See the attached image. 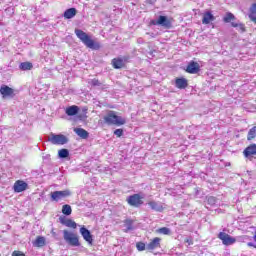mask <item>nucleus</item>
<instances>
[{
  "mask_svg": "<svg viewBox=\"0 0 256 256\" xmlns=\"http://www.w3.org/2000/svg\"><path fill=\"white\" fill-rule=\"evenodd\" d=\"M127 203L131 207H141L143 205V197L139 194L131 195L127 198Z\"/></svg>",
  "mask_w": 256,
  "mask_h": 256,
  "instance_id": "1a4fd4ad",
  "label": "nucleus"
},
{
  "mask_svg": "<svg viewBox=\"0 0 256 256\" xmlns=\"http://www.w3.org/2000/svg\"><path fill=\"white\" fill-rule=\"evenodd\" d=\"M248 17L252 23L256 24V2L251 5Z\"/></svg>",
  "mask_w": 256,
  "mask_h": 256,
  "instance_id": "a211bd4d",
  "label": "nucleus"
},
{
  "mask_svg": "<svg viewBox=\"0 0 256 256\" xmlns=\"http://www.w3.org/2000/svg\"><path fill=\"white\" fill-rule=\"evenodd\" d=\"M218 239L222 241L223 245H226V247H229V245H234V243H237V239L235 237H232L231 235L220 232L218 234Z\"/></svg>",
  "mask_w": 256,
  "mask_h": 256,
  "instance_id": "423d86ee",
  "label": "nucleus"
},
{
  "mask_svg": "<svg viewBox=\"0 0 256 256\" xmlns=\"http://www.w3.org/2000/svg\"><path fill=\"white\" fill-rule=\"evenodd\" d=\"M74 133L81 137V139H87L89 137V132L83 128H74Z\"/></svg>",
  "mask_w": 256,
  "mask_h": 256,
  "instance_id": "4be33fe9",
  "label": "nucleus"
},
{
  "mask_svg": "<svg viewBox=\"0 0 256 256\" xmlns=\"http://www.w3.org/2000/svg\"><path fill=\"white\" fill-rule=\"evenodd\" d=\"M33 247H45V237L37 236L36 240L32 242Z\"/></svg>",
  "mask_w": 256,
  "mask_h": 256,
  "instance_id": "b1692460",
  "label": "nucleus"
},
{
  "mask_svg": "<svg viewBox=\"0 0 256 256\" xmlns=\"http://www.w3.org/2000/svg\"><path fill=\"white\" fill-rule=\"evenodd\" d=\"M211 21H215V16H213L211 12L204 13L203 19H202L203 25H209Z\"/></svg>",
  "mask_w": 256,
  "mask_h": 256,
  "instance_id": "6ab92c4d",
  "label": "nucleus"
},
{
  "mask_svg": "<svg viewBox=\"0 0 256 256\" xmlns=\"http://www.w3.org/2000/svg\"><path fill=\"white\" fill-rule=\"evenodd\" d=\"M114 135H116V137H122L123 136V129H116L114 131Z\"/></svg>",
  "mask_w": 256,
  "mask_h": 256,
  "instance_id": "c9c22d12",
  "label": "nucleus"
},
{
  "mask_svg": "<svg viewBox=\"0 0 256 256\" xmlns=\"http://www.w3.org/2000/svg\"><path fill=\"white\" fill-rule=\"evenodd\" d=\"M232 27H235L240 31V33H245V24L243 23H236V22H231Z\"/></svg>",
  "mask_w": 256,
  "mask_h": 256,
  "instance_id": "c85d7f7f",
  "label": "nucleus"
},
{
  "mask_svg": "<svg viewBox=\"0 0 256 256\" xmlns=\"http://www.w3.org/2000/svg\"><path fill=\"white\" fill-rule=\"evenodd\" d=\"M125 61H127V58H114L112 65L114 69H122V67H125Z\"/></svg>",
  "mask_w": 256,
  "mask_h": 256,
  "instance_id": "2eb2a0df",
  "label": "nucleus"
},
{
  "mask_svg": "<svg viewBox=\"0 0 256 256\" xmlns=\"http://www.w3.org/2000/svg\"><path fill=\"white\" fill-rule=\"evenodd\" d=\"M148 205L153 211H157L158 213L163 211V205L160 202L150 201L148 202Z\"/></svg>",
  "mask_w": 256,
  "mask_h": 256,
  "instance_id": "f3484780",
  "label": "nucleus"
},
{
  "mask_svg": "<svg viewBox=\"0 0 256 256\" xmlns=\"http://www.w3.org/2000/svg\"><path fill=\"white\" fill-rule=\"evenodd\" d=\"M58 157L60 159H67V157H69V150L68 149H60L58 151Z\"/></svg>",
  "mask_w": 256,
  "mask_h": 256,
  "instance_id": "c756f323",
  "label": "nucleus"
},
{
  "mask_svg": "<svg viewBox=\"0 0 256 256\" xmlns=\"http://www.w3.org/2000/svg\"><path fill=\"white\" fill-rule=\"evenodd\" d=\"M21 71H31L33 69V63L31 62H22L19 65Z\"/></svg>",
  "mask_w": 256,
  "mask_h": 256,
  "instance_id": "393cba45",
  "label": "nucleus"
},
{
  "mask_svg": "<svg viewBox=\"0 0 256 256\" xmlns=\"http://www.w3.org/2000/svg\"><path fill=\"white\" fill-rule=\"evenodd\" d=\"M80 234L82 235L84 241H87L88 245H93V235L89 229H87L85 226L81 227Z\"/></svg>",
  "mask_w": 256,
  "mask_h": 256,
  "instance_id": "9d476101",
  "label": "nucleus"
},
{
  "mask_svg": "<svg viewBox=\"0 0 256 256\" xmlns=\"http://www.w3.org/2000/svg\"><path fill=\"white\" fill-rule=\"evenodd\" d=\"M66 197H71V191L62 190V191H54L51 193V201H61V199H66Z\"/></svg>",
  "mask_w": 256,
  "mask_h": 256,
  "instance_id": "0eeeda50",
  "label": "nucleus"
},
{
  "mask_svg": "<svg viewBox=\"0 0 256 256\" xmlns=\"http://www.w3.org/2000/svg\"><path fill=\"white\" fill-rule=\"evenodd\" d=\"M28 187L27 182L23 180H18L14 183V191L15 193H23V191H26Z\"/></svg>",
  "mask_w": 256,
  "mask_h": 256,
  "instance_id": "ddd939ff",
  "label": "nucleus"
},
{
  "mask_svg": "<svg viewBox=\"0 0 256 256\" xmlns=\"http://www.w3.org/2000/svg\"><path fill=\"white\" fill-rule=\"evenodd\" d=\"M158 233H161L162 235H171V229L167 227H162L158 229Z\"/></svg>",
  "mask_w": 256,
  "mask_h": 256,
  "instance_id": "72a5a7b5",
  "label": "nucleus"
},
{
  "mask_svg": "<svg viewBox=\"0 0 256 256\" xmlns=\"http://www.w3.org/2000/svg\"><path fill=\"white\" fill-rule=\"evenodd\" d=\"M124 226L126 227V232L127 231H133V220L131 219H126L124 221Z\"/></svg>",
  "mask_w": 256,
  "mask_h": 256,
  "instance_id": "7c9ffc66",
  "label": "nucleus"
},
{
  "mask_svg": "<svg viewBox=\"0 0 256 256\" xmlns=\"http://www.w3.org/2000/svg\"><path fill=\"white\" fill-rule=\"evenodd\" d=\"M136 248L139 250V251H145V249H147V245H145V243L143 242H138L136 244Z\"/></svg>",
  "mask_w": 256,
  "mask_h": 256,
  "instance_id": "f704fd0d",
  "label": "nucleus"
},
{
  "mask_svg": "<svg viewBox=\"0 0 256 256\" xmlns=\"http://www.w3.org/2000/svg\"><path fill=\"white\" fill-rule=\"evenodd\" d=\"M199 71H201V66L195 61H191L186 68V72L191 75H195L199 73Z\"/></svg>",
  "mask_w": 256,
  "mask_h": 256,
  "instance_id": "9b49d317",
  "label": "nucleus"
},
{
  "mask_svg": "<svg viewBox=\"0 0 256 256\" xmlns=\"http://www.w3.org/2000/svg\"><path fill=\"white\" fill-rule=\"evenodd\" d=\"M59 221L62 225H65L66 227H71L72 229H77V223L71 219H67L65 216H61L59 218Z\"/></svg>",
  "mask_w": 256,
  "mask_h": 256,
  "instance_id": "4468645a",
  "label": "nucleus"
},
{
  "mask_svg": "<svg viewBox=\"0 0 256 256\" xmlns=\"http://www.w3.org/2000/svg\"><path fill=\"white\" fill-rule=\"evenodd\" d=\"M256 137V126L252 127L247 135V141H253Z\"/></svg>",
  "mask_w": 256,
  "mask_h": 256,
  "instance_id": "a878e982",
  "label": "nucleus"
},
{
  "mask_svg": "<svg viewBox=\"0 0 256 256\" xmlns=\"http://www.w3.org/2000/svg\"><path fill=\"white\" fill-rule=\"evenodd\" d=\"M175 85L177 89H187V86L189 85V83L185 78H177L175 81Z\"/></svg>",
  "mask_w": 256,
  "mask_h": 256,
  "instance_id": "dca6fc26",
  "label": "nucleus"
},
{
  "mask_svg": "<svg viewBox=\"0 0 256 256\" xmlns=\"http://www.w3.org/2000/svg\"><path fill=\"white\" fill-rule=\"evenodd\" d=\"M185 243H188V245H193V242L189 239L185 240Z\"/></svg>",
  "mask_w": 256,
  "mask_h": 256,
  "instance_id": "58836bf2",
  "label": "nucleus"
},
{
  "mask_svg": "<svg viewBox=\"0 0 256 256\" xmlns=\"http://www.w3.org/2000/svg\"><path fill=\"white\" fill-rule=\"evenodd\" d=\"M62 213L63 215L69 216L71 213H73V210L71 209V205L65 204L62 207Z\"/></svg>",
  "mask_w": 256,
  "mask_h": 256,
  "instance_id": "bb28decb",
  "label": "nucleus"
},
{
  "mask_svg": "<svg viewBox=\"0 0 256 256\" xmlns=\"http://www.w3.org/2000/svg\"><path fill=\"white\" fill-rule=\"evenodd\" d=\"M63 239L71 247H80L81 246V243L79 242V237L77 236V234H75L69 230H63Z\"/></svg>",
  "mask_w": 256,
  "mask_h": 256,
  "instance_id": "7ed1b4c3",
  "label": "nucleus"
},
{
  "mask_svg": "<svg viewBox=\"0 0 256 256\" xmlns=\"http://www.w3.org/2000/svg\"><path fill=\"white\" fill-rule=\"evenodd\" d=\"M247 245L248 247H254V249H256V245L253 242H248Z\"/></svg>",
  "mask_w": 256,
  "mask_h": 256,
  "instance_id": "4c0bfd02",
  "label": "nucleus"
},
{
  "mask_svg": "<svg viewBox=\"0 0 256 256\" xmlns=\"http://www.w3.org/2000/svg\"><path fill=\"white\" fill-rule=\"evenodd\" d=\"M89 85H91L92 87H102L103 89V83H101L98 79L94 78L92 80H90Z\"/></svg>",
  "mask_w": 256,
  "mask_h": 256,
  "instance_id": "2f4dec72",
  "label": "nucleus"
},
{
  "mask_svg": "<svg viewBox=\"0 0 256 256\" xmlns=\"http://www.w3.org/2000/svg\"><path fill=\"white\" fill-rule=\"evenodd\" d=\"M0 94L2 99H13L15 97V90L5 84L0 87Z\"/></svg>",
  "mask_w": 256,
  "mask_h": 256,
  "instance_id": "6e6552de",
  "label": "nucleus"
},
{
  "mask_svg": "<svg viewBox=\"0 0 256 256\" xmlns=\"http://www.w3.org/2000/svg\"><path fill=\"white\" fill-rule=\"evenodd\" d=\"M103 120L106 125H117L118 127L125 125V119L118 116L115 111H108V113L103 117Z\"/></svg>",
  "mask_w": 256,
  "mask_h": 256,
  "instance_id": "f03ea898",
  "label": "nucleus"
},
{
  "mask_svg": "<svg viewBox=\"0 0 256 256\" xmlns=\"http://www.w3.org/2000/svg\"><path fill=\"white\" fill-rule=\"evenodd\" d=\"M77 113H79V106L73 105L66 108V115H68V117H73L77 115Z\"/></svg>",
  "mask_w": 256,
  "mask_h": 256,
  "instance_id": "412c9836",
  "label": "nucleus"
},
{
  "mask_svg": "<svg viewBox=\"0 0 256 256\" xmlns=\"http://www.w3.org/2000/svg\"><path fill=\"white\" fill-rule=\"evenodd\" d=\"M224 23H231L232 21H235V15L233 13L228 12L224 18H223Z\"/></svg>",
  "mask_w": 256,
  "mask_h": 256,
  "instance_id": "cd10ccee",
  "label": "nucleus"
},
{
  "mask_svg": "<svg viewBox=\"0 0 256 256\" xmlns=\"http://www.w3.org/2000/svg\"><path fill=\"white\" fill-rule=\"evenodd\" d=\"M48 141L52 143V145H66V143H69V138L63 134H53L51 133Z\"/></svg>",
  "mask_w": 256,
  "mask_h": 256,
  "instance_id": "39448f33",
  "label": "nucleus"
},
{
  "mask_svg": "<svg viewBox=\"0 0 256 256\" xmlns=\"http://www.w3.org/2000/svg\"><path fill=\"white\" fill-rule=\"evenodd\" d=\"M245 157H251V155H256V144H252L248 146L244 152H243Z\"/></svg>",
  "mask_w": 256,
  "mask_h": 256,
  "instance_id": "aec40b11",
  "label": "nucleus"
},
{
  "mask_svg": "<svg viewBox=\"0 0 256 256\" xmlns=\"http://www.w3.org/2000/svg\"><path fill=\"white\" fill-rule=\"evenodd\" d=\"M77 15V9L75 8H69L64 12V19H73Z\"/></svg>",
  "mask_w": 256,
  "mask_h": 256,
  "instance_id": "5701e85b",
  "label": "nucleus"
},
{
  "mask_svg": "<svg viewBox=\"0 0 256 256\" xmlns=\"http://www.w3.org/2000/svg\"><path fill=\"white\" fill-rule=\"evenodd\" d=\"M206 199H207L208 205H211V207L217 204V198L215 196H208Z\"/></svg>",
  "mask_w": 256,
  "mask_h": 256,
  "instance_id": "473e14b6",
  "label": "nucleus"
},
{
  "mask_svg": "<svg viewBox=\"0 0 256 256\" xmlns=\"http://www.w3.org/2000/svg\"><path fill=\"white\" fill-rule=\"evenodd\" d=\"M75 35L76 37H78V39H80V41H82V43L88 47V49H95L96 51L98 49H101V45L95 41H93V39H91V37L85 33L83 30L81 29H76L75 30Z\"/></svg>",
  "mask_w": 256,
  "mask_h": 256,
  "instance_id": "f257e3e1",
  "label": "nucleus"
},
{
  "mask_svg": "<svg viewBox=\"0 0 256 256\" xmlns=\"http://www.w3.org/2000/svg\"><path fill=\"white\" fill-rule=\"evenodd\" d=\"M161 247V238L155 237L152 239L147 245V251H155V249H159Z\"/></svg>",
  "mask_w": 256,
  "mask_h": 256,
  "instance_id": "f8f14e48",
  "label": "nucleus"
},
{
  "mask_svg": "<svg viewBox=\"0 0 256 256\" xmlns=\"http://www.w3.org/2000/svg\"><path fill=\"white\" fill-rule=\"evenodd\" d=\"M12 256H25V253L21 251H14L12 252Z\"/></svg>",
  "mask_w": 256,
  "mask_h": 256,
  "instance_id": "e433bc0d",
  "label": "nucleus"
},
{
  "mask_svg": "<svg viewBox=\"0 0 256 256\" xmlns=\"http://www.w3.org/2000/svg\"><path fill=\"white\" fill-rule=\"evenodd\" d=\"M151 25H158L159 27H163L164 29H171L173 27V22L167 16L160 15L158 19L151 20Z\"/></svg>",
  "mask_w": 256,
  "mask_h": 256,
  "instance_id": "20e7f679",
  "label": "nucleus"
}]
</instances>
